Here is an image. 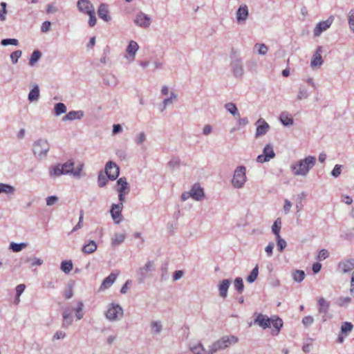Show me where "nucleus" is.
<instances>
[{
    "label": "nucleus",
    "mask_w": 354,
    "mask_h": 354,
    "mask_svg": "<svg viewBox=\"0 0 354 354\" xmlns=\"http://www.w3.org/2000/svg\"><path fill=\"white\" fill-rule=\"evenodd\" d=\"M316 164V158L313 156H308L304 159L293 162L290 165V170L295 176H306L311 169Z\"/></svg>",
    "instance_id": "1"
},
{
    "label": "nucleus",
    "mask_w": 354,
    "mask_h": 354,
    "mask_svg": "<svg viewBox=\"0 0 354 354\" xmlns=\"http://www.w3.org/2000/svg\"><path fill=\"white\" fill-rule=\"evenodd\" d=\"M75 162L69 160L63 164L52 165L48 168V174L51 178H56L62 175H72Z\"/></svg>",
    "instance_id": "2"
},
{
    "label": "nucleus",
    "mask_w": 354,
    "mask_h": 354,
    "mask_svg": "<svg viewBox=\"0 0 354 354\" xmlns=\"http://www.w3.org/2000/svg\"><path fill=\"white\" fill-rule=\"evenodd\" d=\"M50 151V144L47 140L39 138L32 144V151L35 158L39 160H44L47 158Z\"/></svg>",
    "instance_id": "3"
},
{
    "label": "nucleus",
    "mask_w": 354,
    "mask_h": 354,
    "mask_svg": "<svg viewBox=\"0 0 354 354\" xmlns=\"http://www.w3.org/2000/svg\"><path fill=\"white\" fill-rule=\"evenodd\" d=\"M246 167L243 165L238 166L233 174L231 180L232 185L235 189H241L247 182Z\"/></svg>",
    "instance_id": "4"
},
{
    "label": "nucleus",
    "mask_w": 354,
    "mask_h": 354,
    "mask_svg": "<svg viewBox=\"0 0 354 354\" xmlns=\"http://www.w3.org/2000/svg\"><path fill=\"white\" fill-rule=\"evenodd\" d=\"M123 313V309L120 304L111 303L107 306L105 317L109 322H115L122 317Z\"/></svg>",
    "instance_id": "5"
},
{
    "label": "nucleus",
    "mask_w": 354,
    "mask_h": 354,
    "mask_svg": "<svg viewBox=\"0 0 354 354\" xmlns=\"http://www.w3.org/2000/svg\"><path fill=\"white\" fill-rule=\"evenodd\" d=\"M239 342V338L235 335H224L215 341L213 344L218 351L225 350L230 346L234 345Z\"/></svg>",
    "instance_id": "6"
},
{
    "label": "nucleus",
    "mask_w": 354,
    "mask_h": 354,
    "mask_svg": "<svg viewBox=\"0 0 354 354\" xmlns=\"http://www.w3.org/2000/svg\"><path fill=\"white\" fill-rule=\"evenodd\" d=\"M230 66L233 75L236 77H241L244 74L242 59L236 55H231Z\"/></svg>",
    "instance_id": "7"
},
{
    "label": "nucleus",
    "mask_w": 354,
    "mask_h": 354,
    "mask_svg": "<svg viewBox=\"0 0 354 354\" xmlns=\"http://www.w3.org/2000/svg\"><path fill=\"white\" fill-rule=\"evenodd\" d=\"M274 157L275 153L274 151L273 147L270 144H268L264 147L263 153L257 156V161L258 162L263 163L268 162Z\"/></svg>",
    "instance_id": "8"
},
{
    "label": "nucleus",
    "mask_w": 354,
    "mask_h": 354,
    "mask_svg": "<svg viewBox=\"0 0 354 354\" xmlns=\"http://www.w3.org/2000/svg\"><path fill=\"white\" fill-rule=\"evenodd\" d=\"M104 171L111 180H115L120 174L119 167L113 161H109L105 165Z\"/></svg>",
    "instance_id": "9"
},
{
    "label": "nucleus",
    "mask_w": 354,
    "mask_h": 354,
    "mask_svg": "<svg viewBox=\"0 0 354 354\" xmlns=\"http://www.w3.org/2000/svg\"><path fill=\"white\" fill-rule=\"evenodd\" d=\"M330 308V303L324 297H319L317 300V310L319 314L322 316L323 322H326L328 319V310Z\"/></svg>",
    "instance_id": "10"
},
{
    "label": "nucleus",
    "mask_w": 354,
    "mask_h": 354,
    "mask_svg": "<svg viewBox=\"0 0 354 354\" xmlns=\"http://www.w3.org/2000/svg\"><path fill=\"white\" fill-rule=\"evenodd\" d=\"M134 23L138 26L143 28H147L151 25V19L149 15L145 14L142 12H140L136 15L134 19Z\"/></svg>",
    "instance_id": "11"
},
{
    "label": "nucleus",
    "mask_w": 354,
    "mask_h": 354,
    "mask_svg": "<svg viewBox=\"0 0 354 354\" xmlns=\"http://www.w3.org/2000/svg\"><path fill=\"white\" fill-rule=\"evenodd\" d=\"M249 16V9L247 5H241L236 12V21L238 24H244Z\"/></svg>",
    "instance_id": "12"
},
{
    "label": "nucleus",
    "mask_w": 354,
    "mask_h": 354,
    "mask_svg": "<svg viewBox=\"0 0 354 354\" xmlns=\"http://www.w3.org/2000/svg\"><path fill=\"white\" fill-rule=\"evenodd\" d=\"M256 125L255 138L265 136L270 129L269 124L263 118L258 119L256 122Z\"/></svg>",
    "instance_id": "13"
},
{
    "label": "nucleus",
    "mask_w": 354,
    "mask_h": 354,
    "mask_svg": "<svg viewBox=\"0 0 354 354\" xmlns=\"http://www.w3.org/2000/svg\"><path fill=\"white\" fill-rule=\"evenodd\" d=\"M123 209V204H112L110 213L111 217L116 224H119L122 221V210Z\"/></svg>",
    "instance_id": "14"
},
{
    "label": "nucleus",
    "mask_w": 354,
    "mask_h": 354,
    "mask_svg": "<svg viewBox=\"0 0 354 354\" xmlns=\"http://www.w3.org/2000/svg\"><path fill=\"white\" fill-rule=\"evenodd\" d=\"M77 8L80 12L86 15L95 11V8L90 0H78L77 2Z\"/></svg>",
    "instance_id": "15"
},
{
    "label": "nucleus",
    "mask_w": 354,
    "mask_h": 354,
    "mask_svg": "<svg viewBox=\"0 0 354 354\" xmlns=\"http://www.w3.org/2000/svg\"><path fill=\"white\" fill-rule=\"evenodd\" d=\"M333 21V19L332 17H329L325 21L319 22L313 30L314 36L319 37L324 31L326 30L330 27Z\"/></svg>",
    "instance_id": "16"
},
{
    "label": "nucleus",
    "mask_w": 354,
    "mask_h": 354,
    "mask_svg": "<svg viewBox=\"0 0 354 354\" xmlns=\"http://www.w3.org/2000/svg\"><path fill=\"white\" fill-rule=\"evenodd\" d=\"M322 46H317L315 53L313 55L310 61V66L312 68L320 67L323 64L324 60L322 57Z\"/></svg>",
    "instance_id": "17"
},
{
    "label": "nucleus",
    "mask_w": 354,
    "mask_h": 354,
    "mask_svg": "<svg viewBox=\"0 0 354 354\" xmlns=\"http://www.w3.org/2000/svg\"><path fill=\"white\" fill-rule=\"evenodd\" d=\"M254 324L259 326L263 329H266L271 326V317L267 315L259 313L254 320Z\"/></svg>",
    "instance_id": "18"
},
{
    "label": "nucleus",
    "mask_w": 354,
    "mask_h": 354,
    "mask_svg": "<svg viewBox=\"0 0 354 354\" xmlns=\"http://www.w3.org/2000/svg\"><path fill=\"white\" fill-rule=\"evenodd\" d=\"M192 198L195 201H200L205 197L203 189L198 183H195L190 190Z\"/></svg>",
    "instance_id": "19"
},
{
    "label": "nucleus",
    "mask_w": 354,
    "mask_h": 354,
    "mask_svg": "<svg viewBox=\"0 0 354 354\" xmlns=\"http://www.w3.org/2000/svg\"><path fill=\"white\" fill-rule=\"evenodd\" d=\"M62 317H63V320H62V326L64 328H67L73 323L72 310L70 308L65 309L62 313Z\"/></svg>",
    "instance_id": "20"
},
{
    "label": "nucleus",
    "mask_w": 354,
    "mask_h": 354,
    "mask_svg": "<svg viewBox=\"0 0 354 354\" xmlns=\"http://www.w3.org/2000/svg\"><path fill=\"white\" fill-rule=\"evenodd\" d=\"M119 274V272L118 273H113L111 272L108 277H106L102 281L100 290H104L109 287H111L113 283L115 281L118 275Z\"/></svg>",
    "instance_id": "21"
},
{
    "label": "nucleus",
    "mask_w": 354,
    "mask_h": 354,
    "mask_svg": "<svg viewBox=\"0 0 354 354\" xmlns=\"http://www.w3.org/2000/svg\"><path fill=\"white\" fill-rule=\"evenodd\" d=\"M84 115L83 111H71L62 118V121H73L75 120H80Z\"/></svg>",
    "instance_id": "22"
},
{
    "label": "nucleus",
    "mask_w": 354,
    "mask_h": 354,
    "mask_svg": "<svg viewBox=\"0 0 354 354\" xmlns=\"http://www.w3.org/2000/svg\"><path fill=\"white\" fill-rule=\"evenodd\" d=\"M109 9L108 6L105 3H101L97 10V15L100 19L104 20V21H109L111 19V17L109 15Z\"/></svg>",
    "instance_id": "23"
},
{
    "label": "nucleus",
    "mask_w": 354,
    "mask_h": 354,
    "mask_svg": "<svg viewBox=\"0 0 354 354\" xmlns=\"http://www.w3.org/2000/svg\"><path fill=\"white\" fill-rule=\"evenodd\" d=\"M338 268L344 273L352 270L354 268V259H349L339 262Z\"/></svg>",
    "instance_id": "24"
},
{
    "label": "nucleus",
    "mask_w": 354,
    "mask_h": 354,
    "mask_svg": "<svg viewBox=\"0 0 354 354\" xmlns=\"http://www.w3.org/2000/svg\"><path fill=\"white\" fill-rule=\"evenodd\" d=\"M230 284L231 281L230 279H223L220 282L218 286L220 297L223 299L227 297V290Z\"/></svg>",
    "instance_id": "25"
},
{
    "label": "nucleus",
    "mask_w": 354,
    "mask_h": 354,
    "mask_svg": "<svg viewBox=\"0 0 354 354\" xmlns=\"http://www.w3.org/2000/svg\"><path fill=\"white\" fill-rule=\"evenodd\" d=\"M117 188L116 190L118 192H130V187L129 186V183H127V178L125 177L120 178L117 180Z\"/></svg>",
    "instance_id": "26"
},
{
    "label": "nucleus",
    "mask_w": 354,
    "mask_h": 354,
    "mask_svg": "<svg viewBox=\"0 0 354 354\" xmlns=\"http://www.w3.org/2000/svg\"><path fill=\"white\" fill-rule=\"evenodd\" d=\"M271 325H272L274 328V330H272V334L273 335H277L283 326V321L278 317H271Z\"/></svg>",
    "instance_id": "27"
},
{
    "label": "nucleus",
    "mask_w": 354,
    "mask_h": 354,
    "mask_svg": "<svg viewBox=\"0 0 354 354\" xmlns=\"http://www.w3.org/2000/svg\"><path fill=\"white\" fill-rule=\"evenodd\" d=\"M151 333L153 335H158L162 330V324L160 321H152L150 323Z\"/></svg>",
    "instance_id": "28"
},
{
    "label": "nucleus",
    "mask_w": 354,
    "mask_h": 354,
    "mask_svg": "<svg viewBox=\"0 0 354 354\" xmlns=\"http://www.w3.org/2000/svg\"><path fill=\"white\" fill-rule=\"evenodd\" d=\"M28 98L31 102L38 101L39 98V88L37 84L34 85L30 91Z\"/></svg>",
    "instance_id": "29"
},
{
    "label": "nucleus",
    "mask_w": 354,
    "mask_h": 354,
    "mask_svg": "<svg viewBox=\"0 0 354 354\" xmlns=\"http://www.w3.org/2000/svg\"><path fill=\"white\" fill-rule=\"evenodd\" d=\"M104 83L109 86L114 87L118 84L117 77L113 74H107L103 78Z\"/></svg>",
    "instance_id": "30"
},
{
    "label": "nucleus",
    "mask_w": 354,
    "mask_h": 354,
    "mask_svg": "<svg viewBox=\"0 0 354 354\" xmlns=\"http://www.w3.org/2000/svg\"><path fill=\"white\" fill-rule=\"evenodd\" d=\"M279 120L285 127L291 126L293 124V119L289 115L287 112H282L279 116Z\"/></svg>",
    "instance_id": "31"
},
{
    "label": "nucleus",
    "mask_w": 354,
    "mask_h": 354,
    "mask_svg": "<svg viewBox=\"0 0 354 354\" xmlns=\"http://www.w3.org/2000/svg\"><path fill=\"white\" fill-rule=\"evenodd\" d=\"M97 245L95 241L91 240L82 248V252L85 254H92L97 250Z\"/></svg>",
    "instance_id": "32"
},
{
    "label": "nucleus",
    "mask_w": 354,
    "mask_h": 354,
    "mask_svg": "<svg viewBox=\"0 0 354 354\" xmlns=\"http://www.w3.org/2000/svg\"><path fill=\"white\" fill-rule=\"evenodd\" d=\"M139 49V46L135 41H131L126 49L127 53L129 56L134 57L137 51Z\"/></svg>",
    "instance_id": "33"
},
{
    "label": "nucleus",
    "mask_w": 354,
    "mask_h": 354,
    "mask_svg": "<svg viewBox=\"0 0 354 354\" xmlns=\"http://www.w3.org/2000/svg\"><path fill=\"white\" fill-rule=\"evenodd\" d=\"M189 349L194 354H204L205 352V348L201 342L191 345Z\"/></svg>",
    "instance_id": "34"
},
{
    "label": "nucleus",
    "mask_w": 354,
    "mask_h": 354,
    "mask_svg": "<svg viewBox=\"0 0 354 354\" xmlns=\"http://www.w3.org/2000/svg\"><path fill=\"white\" fill-rule=\"evenodd\" d=\"M67 111L66 106L62 102H58L55 104L54 111L56 116H59L62 114L66 113Z\"/></svg>",
    "instance_id": "35"
},
{
    "label": "nucleus",
    "mask_w": 354,
    "mask_h": 354,
    "mask_svg": "<svg viewBox=\"0 0 354 354\" xmlns=\"http://www.w3.org/2000/svg\"><path fill=\"white\" fill-rule=\"evenodd\" d=\"M227 111H228L233 116H239V113L236 104L233 102L226 103L224 106Z\"/></svg>",
    "instance_id": "36"
},
{
    "label": "nucleus",
    "mask_w": 354,
    "mask_h": 354,
    "mask_svg": "<svg viewBox=\"0 0 354 354\" xmlns=\"http://www.w3.org/2000/svg\"><path fill=\"white\" fill-rule=\"evenodd\" d=\"M15 188L8 184L0 183V194H13L15 192Z\"/></svg>",
    "instance_id": "37"
},
{
    "label": "nucleus",
    "mask_w": 354,
    "mask_h": 354,
    "mask_svg": "<svg viewBox=\"0 0 354 354\" xmlns=\"http://www.w3.org/2000/svg\"><path fill=\"white\" fill-rule=\"evenodd\" d=\"M126 236L124 234H115L111 240V244L113 247H115L122 243H123L125 240Z\"/></svg>",
    "instance_id": "38"
},
{
    "label": "nucleus",
    "mask_w": 354,
    "mask_h": 354,
    "mask_svg": "<svg viewBox=\"0 0 354 354\" xmlns=\"http://www.w3.org/2000/svg\"><path fill=\"white\" fill-rule=\"evenodd\" d=\"M41 57V53L39 50H34L29 59V65L32 66Z\"/></svg>",
    "instance_id": "39"
},
{
    "label": "nucleus",
    "mask_w": 354,
    "mask_h": 354,
    "mask_svg": "<svg viewBox=\"0 0 354 354\" xmlns=\"http://www.w3.org/2000/svg\"><path fill=\"white\" fill-rule=\"evenodd\" d=\"M259 275V266L257 265L251 271L250 274L247 277V281L249 283H253L254 282Z\"/></svg>",
    "instance_id": "40"
},
{
    "label": "nucleus",
    "mask_w": 354,
    "mask_h": 354,
    "mask_svg": "<svg viewBox=\"0 0 354 354\" xmlns=\"http://www.w3.org/2000/svg\"><path fill=\"white\" fill-rule=\"evenodd\" d=\"M281 227V218H278L274 221V222L272 226V232L276 236H280L279 233H280Z\"/></svg>",
    "instance_id": "41"
},
{
    "label": "nucleus",
    "mask_w": 354,
    "mask_h": 354,
    "mask_svg": "<svg viewBox=\"0 0 354 354\" xmlns=\"http://www.w3.org/2000/svg\"><path fill=\"white\" fill-rule=\"evenodd\" d=\"M309 93L308 89L304 85H301L299 88V93L297 95V100H301L308 98Z\"/></svg>",
    "instance_id": "42"
},
{
    "label": "nucleus",
    "mask_w": 354,
    "mask_h": 354,
    "mask_svg": "<svg viewBox=\"0 0 354 354\" xmlns=\"http://www.w3.org/2000/svg\"><path fill=\"white\" fill-rule=\"evenodd\" d=\"M27 246L26 243H11L10 244V249L15 252H19Z\"/></svg>",
    "instance_id": "43"
},
{
    "label": "nucleus",
    "mask_w": 354,
    "mask_h": 354,
    "mask_svg": "<svg viewBox=\"0 0 354 354\" xmlns=\"http://www.w3.org/2000/svg\"><path fill=\"white\" fill-rule=\"evenodd\" d=\"M73 265L71 261H63L61 263V270L65 273H69L73 269Z\"/></svg>",
    "instance_id": "44"
},
{
    "label": "nucleus",
    "mask_w": 354,
    "mask_h": 354,
    "mask_svg": "<svg viewBox=\"0 0 354 354\" xmlns=\"http://www.w3.org/2000/svg\"><path fill=\"white\" fill-rule=\"evenodd\" d=\"M305 277V272L303 270H297L292 273L293 280L296 282H301Z\"/></svg>",
    "instance_id": "45"
},
{
    "label": "nucleus",
    "mask_w": 354,
    "mask_h": 354,
    "mask_svg": "<svg viewBox=\"0 0 354 354\" xmlns=\"http://www.w3.org/2000/svg\"><path fill=\"white\" fill-rule=\"evenodd\" d=\"M351 302V298L349 297H342L337 300V304L340 307H347Z\"/></svg>",
    "instance_id": "46"
},
{
    "label": "nucleus",
    "mask_w": 354,
    "mask_h": 354,
    "mask_svg": "<svg viewBox=\"0 0 354 354\" xmlns=\"http://www.w3.org/2000/svg\"><path fill=\"white\" fill-rule=\"evenodd\" d=\"M107 176L102 172H100L97 177V185L100 187L106 186L108 182Z\"/></svg>",
    "instance_id": "47"
},
{
    "label": "nucleus",
    "mask_w": 354,
    "mask_h": 354,
    "mask_svg": "<svg viewBox=\"0 0 354 354\" xmlns=\"http://www.w3.org/2000/svg\"><path fill=\"white\" fill-rule=\"evenodd\" d=\"M177 98V95L174 93L171 92L170 94V97L168 98H166L162 102V108L161 109L162 111H163L167 105L171 104L173 102V100H176Z\"/></svg>",
    "instance_id": "48"
},
{
    "label": "nucleus",
    "mask_w": 354,
    "mask_h": 354,
    "mask_svg": "<svg viewBox=\"0 0 354 354\" xmlns=\"http://www.w3.org/2000/svg\"><path fill=\"white\" fill-rule=\"evenodd\" d=\"M353 328V325L351 322H344L342 324L341 326V332L342 333L347 334L351 332Z\"/></svg>",
    "instance_id": "49"
},
{
    "label": "nucleus",
    "mask_w": 354,
    "mask_h": 354,
    "mask_svg": "<svg viewBox=\"0 0 354 354\" xmlns=\"http://www.w3.org/2000/svg\"><path fill=\"white\" fill-rule=\"evenodd\" d=\"M234 284L236 290L239 292L241 293L243 291L244 285L241 277H236L234 279Z\"/></svg>",
    "instance_id": "50"
},
{
    "label": "nucleus",
    "mask_w": 354,
    "mask_h": 354,
    "mask_svg": "<svg viewBox=\"0 0 354 354\" xmlns=\"http://www.w3.org/2000/svg\"><path fill=\"white\" fill-rule=\"evenodd\" d=\"M1 44L3 46H7L8 45H13V46H17L19 45V41L17 39H11V38L3 39L1 41Z\"/></svg>",
    "instance_id": "51"
},
{
    "label": "nucleus",
    "mask_w": 354,
    "mask_h": 354,
    "mask_svg": "<svg viewBox=\"0 0 354 354\" xmlns=\"http://www.w3.org/2000/svg\"><path fill=\"white\" fill-rule=\"evenodd\" d=\"M83 219H84V211L81 210L80 213V217L78 223L75 225V227L71 230V233L75 232L82 227L83 225Z\"/></svg>",
    "instance_id": "52"
},
{
    "label": "nucleus",
    "mask_w": 354,
    "mask_h": 354,
    "mask_svg": "<svg viewBox=\"0 0 354 354\" xmlns=\"http://www.w3.org/2000/svg\"><path fill=\"white\" fill-rule=\"evenodd\" d=\"M254 48L257 49L258 53L261 55H266L268 52V47L264 44H256Z\"/></svg>",
    "instance_id": "53"
},
{
    "label": "nucleus",
    "mask_w": 354,
    "mask_h": 354,
    "mask_svg": "<svg viewBox=\"0 0 354 354\" xmlns=\"http://www.w3.org/2000/svg\"><path fill=\"white\" fill-rule=\"evenodd\" d=\"M83 307H84V304H83L82 301H79L77 303V308L75 309V313H76V317L79 320L82 319L84 317V313H82Z\"/></svg>",
    "instance_id": "54"
},
{
    "label": "nucleus",
    "mask_w": 354,
    "mask_h": 354,
    "mask_svg": "<svg viewBox=\"0 0 354 354\" xmlns=\"http://www.w3.org/2000/svg\"><path fill=\"white\" fill-rule=\"evenodd\" d=\"M277 245L279 252H282L287 245L286 241L281 237V236H276Z\"/></svg>",
    "instance_id": "55"
},
{
    "label": "nucleus",
    "mask_w": 354,
    "mask_h": 354,
    "mask_svg": "<svg viewBox=\"0 0 354 354\" xmlns=\"http://www.w3.org/2000/svg\"><path fill=\"white\" fill-rule=\"evenodd\" d=\"M180 165V159L177 157H173L167 163V167L170 169H174Z\"/></svg>",
    "instance_id": "56"
},
{
    "label": "nucleus",
    "mask_w": 354,
    "mask_h": 354,
    "mask_svg": "<svg viewBox=\"0 0 354 354\" xmlns=\"http://www.w3.org/2000/svg\"><path fill=\"white\" fill-rule=\"evenodd\" d=\"M83 167H84L83 163L79 164L77 166V167L75 168V169L74 168L73 169L72 176L75 178H80L82 176V171Z\"/></svg>",
    "instance_id": "57"
},
{
    "label": "nucleus",
    "mask_w": 354,
    "mask_h": 354,
    "mask_svg": "<svg viewBox=\"0 0 354 354\" xmlns=\"http://www.w3.org/2000/svg\"><path fill=\"white\" fill-rule=\"evenodd\" d=\"M21 55L22 51L20 50H17L10 54V59L13 64H15L18 62V59L19 57H21Z\"/></svg>",
    "instance_id": "58"
},
{
    "label": "nucleus",
    "mask_w": 354,
    "mask_h": 354,
    "mask_svg": "<svg viewBox=\"0 0 354 354\" xmlns=\"http://www.w3.org/2000/svg\"><path fill=\"white\" fill-rule=\"evenodd\" d=\"M348 22L351 30L354 32V9L351 10L348 12Z\"/></svg>",
    "instance_id": "59"
},
{
    "label": "nucleus",
    "mask_w": 354,
    "mask_h": 354,
    "mask_svg": "<svg viewBox=\"0 0 354 354\" xmlns=\"http://www.w3.org/2000/svg\"><path fill=\"white\" fill-rule=\"evenodd\" d=\"M146 138L145 133L140 132L135 138V142L138 145H142L146 140Z\"/></svg>",
    "instance_id": "60"
},
{
    "label": "nucleus",
    "mask_w": 354,
    "mask_h": 354,
    "mask_svg": "<svg viewBox=\"0 0 354 354\" xmlns=\"http://www.w3.org/2000/svg\"><path fill=\"white\" fill-rule=\"evenodd\" d=\"M342 165H335L333 170L331 171V176L334 178H337L342 171Z\"/></svg>",
    "instance_id": "61"
},
{
    "label": "nucleus",
    "mask_w": 354,
    "mask_h": 354,
    "mask_svg": "<svg viewBox=\"0 0 354 354\" xmlns=\"http://www.w3.org/2000/svg\"><path fill=\"white\" fill-rule=\"evenodd\" d=\"M329 256V252L326 249H322L319 252V254L317 255V260L322 261L326 259H327Z\"/></svg>",
    "instance_id": "62"
},
{
    "label": "nucleus",
    "mask_w": 354,
    "mask_h": 354,
    "mask_svg": "<svg viewBox=\"0 0 354 354\" xmlns=\"http://www.w3.org/2000/svg\"><path fill=\"white\" fill-rule=\"evenodd\" d=\"M59 198L57 196H50L46 198V205L52 206L58 202Z\"/></svg>",
    "instance_id": "63"
},
{
    "label": "nucleus",
    "mask_w": 354,
    "mask_h": 354,
    "mask_svg": "<svg viewBox=\"0 0 354 354\" xmlns=\"http://www.w3.org/2000/svg\"><path fill=\"white\" fill-rule=\"evenodd\" d=\"M66 337V334L64 331L57 330L53 337V341L63 339Z\"/></svg>",
    "instance_id": "64"
}]
</instances>
